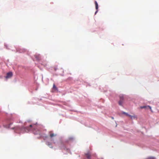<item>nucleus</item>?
<instances>
[{"mask_svg":"<svg viewBox=\"0 0 159 159\" xmlns=\"http://www.w3.org/2000/svg\"><path fill=\"white\" fill-rule=\"evenodd\" d=\"M120 101L118 102L120 106H122L124 101V97L122 95H120L119 96Z\"/></svg>","mask_w":159,"mask_h":159,"instance_id":"nucleus-1","label":"nucleus"},{"mask_svg":"<svg viewBox=\"0 0 159 159\" xmlns=\"http://www.w3.org/2000/svg\"><path fill=\"white\" fill-rule=\"evenodd\" d=\"M32 128H33V127H32V125H29V126L25 127L23 129L25 130V131L28 132L31 130Z\"/></svg>","mask_w":159,"mask_h":159,"instance_id":"nucleus-2","label":"nucleus"},{"mask_svg":"<svg viewBox=\"0 0 159 159\" xmlns=\"http://www.w3.org/2000/svg\"><path fill=\"white\" fill-rule=\"evenodd\" d=\"M85 155L88 159H91V153L90 152H88L85 153Z\"/></svg>","mask_w":159,"mask_h":159,"instance_id":"nucleus-3","label":"nucleus"},{"mask_svg":"<svg viewBox=\"0 0 159 159\" xmlns=\"http://www.w3.org/2000/svg\"><path fill=\"white\" fill-rule=\"evenodd\" d=\"M12 76V73L11 72H9L7 73V76H6V78H10Z\"/></svg>","mask_w":159,"mask_h":159,"instance_id":"nucleus-4","label":"nucleus"},{"mask_svg":"<svg viewBox=\"0 0 159 159\" xmlns=\"http://www.w3.org/2000/svg\"><path fill=\"white\" fill-rule=\"evenodd\" d=\"M49 136L51 138H52L53 137H55L57 135L56 134H54L52 133V131H50L49 133Z\"/></svg>","mask_w":159,"mask_h":159,"instance_id":"nucleus-5","label":"nucleus"},{"mask_svg":"<svg viewBox=\"0 0 159 159\" xmlns=\"http://www.w3.org/2000/svg\"><path fill=\"white\" fill-rule=\"evenodd\" d=\"M35 58H36V60L39 61L41 59V57L39 55H36L34 56Z\"/></svg>","mask_w":159,"mask_h":159,"instance_id":"nucleus-6","label":"nucleus"},{"mask_svg":"<svg viewBox=\"0 0 159 159\" xmlns=\"http://www.w3.org/2000/svg\"><path fill=\"white\" fill-rule=\"evenodd\" d=\"M148 108L149 109H151V111H152V109H151V107L149 106H141V107H140V108L141 109L147 108Z\"/></svg>","mask_w":159,"mask_h":159,"instance_id":"nucleus-7","label":"nucleus"},{"mask_svg":"<svg viewBox=\"0 0 159 159\" xmlns=\"http://www.w3.org/2000/svg\"><path fill=\"white\" fill-rule=\"evenodd\" d=\"M95 5L96 9L97 10V11H96V12L95 13V14H96V13L98 12V4L97 2L96 1H95Z\"/></svg>","mask_w":159,"mask_h":159,"instance_id":"nucleus-8","label":"nucleus"},{"mask_svg":"<svg viewBox=\"0 0 159 159\" xmlns=\"http://www.w3.org/2000/svg\"><path fill=\"white\" fill-rule=\"evenodd\" d=\"M122 114H125V115H126L127 116H129V117H131V118H132L133 117H134V116H131V115H129L127 113H126L125 112H122Z\"/></svg>","mask_w":159,"mask_h":159,"instance_id":"nucleus-9","label":"nucleus"},{"mask_svg":"<svg viewBox=\"0 0 159 159\" xmlns=\"http://www.w3.org/2000/svg\"><path fill=\"white\" fill-rule=\"evenodd\" d=\"M46 144L47 145H48V146L50 148H52L53 147L52 146V145L51 144V143L49 142H48Z\"/></svg>","mask_w":159,"mask_h":159,"instance_id":"nucleus-10","label":"nucleus"},{"mask_svg":"<svg viewBox=\"0 0 159 159\" xmlns=\"http://www.w3.org/2000/svg\"><path fill=\"white\" fill-rule=\"evenodd\" d=\"M53 89H55L56 90H57V88L55 85V84H54L53 85Z\"/></svg>","mask_w":159,"mask_h":159,"instance_id":"nucleus-11","label":"nucleus"},{"mask_svg":"<svg viewBox=\"0 0 159 159\" xmlns=\"http://www.w3.org/2000/svg\"><path fill=\"white\" fill-rule=\"evenodd\" d=\"M39 131H38V133H35V132H34V133L35 134H39Z\"/></svg>","mask_w":159,"mask_h":159,"instance_id":"nucleus-12","label":"nucleus"},{"mask_svg":"<svg viewBox=\"0 0 159 159\" xmlns=\"http://www.w3.org/2000/svg\"><path fill=\"white\" fill-rule=\"evenodd\" d=\"M11 125V124H10V125H9V126H10V125Z\"/></svg>","mask_w":159,"mask_h":159,"instance_id":"nucleus-13","label":"nucleus"},{"mask_svg":"<svg viewBox=\"0 0 159 159\" xmlns=\"http://www.w3.org/2000/svg\"><path fill=\"white\" fill-rule=\"evenodd\" d=\"M11 125V124H10V125H9V126H10V125Z\"/></svg>","mask_w":159,"mask_h":159,"instance_id":"nucleus-14","label":"nucleus"},{"mask_svg":"<svg viewBox=\"0 0 159 159\" xmlns=\"http://www.w3.org/2000/svg\"><path fill=\"white\" fill-rule=\"evenodd\" d=\"M11 125V124H10V125H9V126H10V125Z\"/></svg>","mask_w":159,"mask_h":159,"instance_id":"nucleus-15","label":"nucleus"}]
</instances>
